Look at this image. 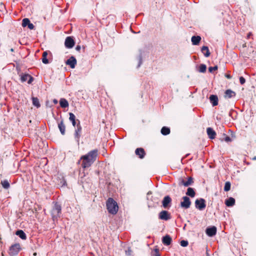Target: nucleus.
Instances as JSON below:
<instances>
[{"label":"nucleus","mask_w":256,"mask_h":256,"mask_svg":"<svg viewBox=\"0 0 256 256\" xmlns=\"http://www.w3.org/2000/svg\"><path fill=\"white\" fill-rule=\"evenodd\" d=\"M98 151L97 149L89 152L87 154L82 156L80 160H82V166L84 168L90 167L96 160L98 156Z\"/></svg>","instance_id":"obj_1"},{"label":"nucleus","mask_w":256,"mask_h":256,"mask_svg":"<svg viewBox=\"0 0 256 256\" xmlns=\"http://www.w3.org/2000/svg\"><path fill=\"white\" fill-rule=\"evenodd\" d=\"M108 212L112 214H116L118 210L117 202L112 198H109L106 202Z\"/></svg>","instance_id":"obj_2"},{"label":"nucleus","mask_w":256,"mask_h":256,"mask_svg":"<svg viewBox=\"0 0 256 256\" xmlns=\"http://www.w3.org/2000/svg\"><path fill=\"white\" fill-rule=\"evenodd\" d=\"M194 182V178L191 176H188L187 180H185L182 178L178 179V185L180 186H184L187 187L192 184Z\"/></svg>","instance_id":"obj_3"},{"label":"nucleus","mask_w":256,"mask_h":256,"mask_svg":"<svg viewBox=\"0 0 256 256\" xmlns=\"http://www.w3.org/2000/svg\"><path fill=\"white\" fill-rule=\"evenodd\" d=\"M21 248L19 244H16L12 245L9 249V254L10 256H14L18 254Z\"/></svg>","instance_id":"obj_4"},{"label":"nucleus","mask_w":256,"mask_h":256,"mask_svg":"<svg viewBox=\"0 0 256 256\" xmlns=\"http://www.w3.org/2000/svg\"><path fill=\"white\" fill-rule=\"evenodd\" d=\"M78 123L76 124V128L74 131V138L78 144L80 142V140L81 136V132L82 130V128L80 124V122L78 120H77Z\"/></svg>","instance_id":"obj_5"},{"label":"nucleus","mask_w":256,"mask_h":256,"mask_svg":"<svg viewBox=\"0 0 256 256\" xmlns=\"http://www.w3.org/2000/svg\"><path fill=\"white\" fill-rule=\"evenodd\" d=\"M195 206L197 209L200 210H203L206 207L205 200L202 198L196 199L195 200Z\"/></svg>","instance_id":"obj_6"},{"label":"nucleus","mask_w":256,"mask_h":256,"mask_svg":"<svg viewBox=\"0 0 256 256\" xmlns=\"http://www.w3.org/2000/svg\"><path fill=\"white\" fill-rule=\"evenodd\" d=\"M61 206L59 204L56 203L52 212V218H56L58 217H59L60 214L61 213Z\"/></svg>","instance_id":"obj_7"},{"label":"nucleus","mask_w":256,"mask_h":256,"mask_svg":"<svg viewBox=\"0 0 256 256\" xmlns=\"http://www.w3.org/2000/svg\"><path fill=\"white\" fill-rule=\"evenodd\" d=\"M183 201L180 202V206L186 209L188 208L191 205V201L190 198L186 196L182 197Z\"/></svg>","instance_id":"obj_8"},{"label":"nucleus","mask_w":256,"mask_h":256,"mask_svg":"<svg viewBox=\"0 0 256 256\" xmlns=\"http://www.w3.org/2000/svg\"><path fill=\"white\" fill-rule=\"evenodd\" d=\"M75 44L74 40L72 36H68L66 38L64 42V46L68 48H72Z\"/></svg>","instance_id":"obj_9"},{"label":"nucleus","mask_w":256,"mask_h":256,"mask_svg":"<svg viewBox=\"0 0 256 256\" xmlns=\"http://www.w3.org/2000/svg\"><path fill=\"white\" fill-rule=\"evenodd\" d=\"M158 218L162 220H168L171 218L170 213L166 210H162L159 213Z\"/></svg>","instance_id":"obj_10"},{"label":"nucleus","mask_w":256,"mask_h":256,"mask_svg":"<svg viewBox=\"0 0 256 256\" xmlns=\"http://www.w3.org/2000/svg\"><path fill=\"white\" fill-rule=\"evenodd\" d=\"M76 58L74 56H72L66 62V64L70 66L72 68H74L76 64Z\"/></svg>","instance_id":"obj_11"},{"label":"nucleus","mask_w":256,"mask_h":256,"mask_svg":"<svg viewBox=\"0 0 256 256\" xmlns=\"http://www.w3.org/2000/svg\"><path fill=\"white\" fill-rule=\"evenodd\" d=\"M216 228L214 226H212L207 228L206 232L209 236H213L216 234Z\"/></svg>","instance_id":"obj_12"},{"label":"nucleus","mask_w":256,"mask_h":256,"mask_svg":"<svg viewBox=\"0 0 256 256\" xmlns=\"http://www.w3.org/2000/svg\"><path fill=\"white\" fill-rule=\"evenodd\" d=\"M136 154L140 159L144 158L146 156V152L143 148H137L135 150Z\"/></svg>","instance_id":"obj_13"},{"label":"nucleus","mask_w":256,"mask_h":256,"mask_svg":"<svg viewBox=\"0 0 256 256\" xmlns=\"http://www.w3.org/2000/svg\"><path fill=\"white\" fill-rule=\"evenodd\" d=\"M22 82H24L28 80V84H31L33 80V78L28 74H24L20 78Z\"/></svg>","instance_id":"obj_14"},{"label":"nucleus","mask_w":256,"mask_h":256,"mask_svg":"<svg viewBox=\"0 0 256 256\" xmlns=\"http://www.w3.org/2000/svg\"><path fill=\"white\" fill-rule=\"evenodd\" d=\"M172 199L168 196L164 197V200L162 202V206L164 208H167L168 206V204L171 202Z\"/></svg>","instance_id":"obj_15"},{"label":"nucleus","mask_w":256,"mask_h":256,"mask_svg":"<svg viewBox=\"0 0 256 256\" xmlns=\"http://www.w3.org/2000/svg\"><path fill=\"white\" fill-rule=\"evenodd\" d=\"M206 132L210 138L214 139L216 138V132L212 128H208Z\"/></svg>","instance_id":"obj_16"},{"label":"nucleus","mask_w":256,"mask_h":256,"mask_svg":"<svg viewBox=\"0 0 256 256\" xmlns=\"http://www.w3.org/2000/svg\"><path fill=\"white\" fill-rule=\"evenodd\" d=\"M172 241L171 237L169 235H166L164 236L162 239V243L166 246H169L170 244Z\"/></svg>","instance_id":"obj_17"},{"label":"nucleus","mask_w":256,"mask_h":256,"mask_svg":"<svg viewBox=\"0 0 256 256\" xmlns=\"http://www.w3.org/2000/svg\"><path fill=\"white\" fill-rule=\"evenodd\" d=\"M236 94L234 92L231 90H227L224 92L225 98H232L236 96Z\"/></svg>","instance_id":"obj_18"},{"label":"nucleus","mask_w":256,"mask_h":256,"mask_svg":"<svg viewBox=\"0 0 256 256\" xmlns=\"http://www.w3.org/2000/svg\"><path fill=\"white\" fill-rule=\"evenodd\" d=\"M58 128L60 132V133L64 135L65 134V130H66V126L64 124V120H62L58 124Z\"/></svg>","instance_id":"obj_19"},{"label":"nucleus","mask_w":256,"mask_h":256,"mask_svg":"<svg viewBox=\"0 0 256 256\" xmlns=\"http://www.w3.org/2000/svg\"><path fill=\"white\" fill-rule=\"evenodd\" d=\"M210 100L213 106H216L218 104V98L216 95H211L210 97Z\"/></svg>","instance_id":"obj_20"},{"label":"nucleus","mask_w":256,"mask_h":256,"mask_svg":"<svg viewBox=\"0 0 256 256\" xmlns=\"http://www.w3.org/2000/svg\"><path fill=\"white\" fill-rule=\"evenodd\" d=\"M225 204L227 206H232L235 204V200L233 198H230L226 200L225 201Z\"/></svg>","instance_id":"obj_21"},{"label":"nucleus","mask_w":256,"mask_h":256,"mask_svg":"<svg viewBox=\"0 0 256 256\" xmlns=\"http://www.w3.org/2000/svg\"><path fill=\"white\" fill-rule=\"evenodd\" d=\"M16 234L22 240H26V236L22 230H18L16 232Z\"/></svg>","instance_id":"obj_22"},{"label":"nucleus","mask_w":256,"mask_h":256,"mask_svg":"<svg viewBox=\"0 0 256 256\" xmlns=\"http://www.w3.org/2000/svg\"><path fill=\"white\" fill-rule=\"evenodd\" d=\"M201 40L200 36H192V42L194 45H198Z\"/></svg>","instance_id":"obj_23"},{"label":"nucleus","mask_w":256,"mask_h":256,"mask_svg":"<svg viewBox=\"0 0 256 256\" xmlns=\"http://www.w3.org/2000/svg\"><path fill=\"white\" fill-rule=\"evenodd\" d=\"M201 50L206 57H208L210 54L208 48L207 46H203Z\"/></svg>","instance_id":"obj_24"},{"label":"nucleus","mask_w":256,"mask_h":256,"mask_svg":"<svg viewBox=\"0 0 256 256\" xmlns=\"http://www.w3.org/2000/svg\"><path fill=\"white\" fill-rule=\"evenodd\" d=\"M186 194L191 198H194L196 195V192L193 188H188L187 190Z\"/></svg>","instance_id":"obj_25"},{"label":"nucleus","mask_w":256,"mask_h":256,"mask_svg":"<svg viewBox=\"0 0 256 256\" xmlns=\"http://www.w3.org/2000/svg\"><path fill=\"white\" fill-rule=\"evenodd\" d=\"M60 104L62 108H66L68 106V100L64 98H61L60 100Z\"/></svg>","instance_id":"obj_26"},{"label":"nucleus","mask_w":256,"mask_h":256,"mask_svg":"<svg viewBox=\"0 0 256 256\" xmlns=\"http://www.w3.org/2000/svg\"><path fill=\"white\" fill-rule=\"evenodd\" d=\"M69 115H70V118H69L70 120V122H72V126H75L76 125V118L75 115L72 112H70Z\"/></svg>","instance_id":"obj_27"},{"label":"nucleus","mask_w":256,"mask_h":256,"mask_svg":"<svg viewBox=\"0 0 256 256\" xmlns=\"http://www.w3.org/2000/svg\"><path fill=\"white\" fill-rule=\"evenodd\" d=\"M32 104L36 106L37 108H38L40 106V104L39 102V100L36 97H32Z\"/></svg>","instance_id":"obj_28"},{"label":"nucleus","mask_w":256,"mask_h":256,"mask_svg":"<svg viewBox=\"0 0 256 256\" xmlns=\"http://www.w3.org/2000/svg\"><path fill=\"white\" fill-rule=\"evenodd\" d=\"M170 128L166 126H164L161 129V133L164 136L170 133Z\"/></svg>","instance_id":"obj_29"},{"label":"nucleus","mask_w":256,"mask_h":256,"mask_svg":"<svg viewBox=\"0 0 256 256\" xmlns=\"http://www.w3.org/2000/svg\"><path fill=\"white\" fill-rule=\"evenodd\" d=\"M48 54V52L45 51L42 53V62L44 64H48V60L47 58V56Z\"/></svg>","instance_id":"obj_30"},{"label":"nucleus","mask_w":256,"mask_h":256,"mask_svg":"<svg viewBox=\"0 0 256 256\" xmlns=\"http://www.w3.org/2000/svg\"><path fill=\"white\" fill-rule=\"evenodd\" d=\"M1 184L4 188L8 189L10 188V184L8 180H4L1 182Z\"/></svg>","instance_id":"obj_31"},{"label":"nucleus","mask_w":256,"mask_h":256,"mask_svg":"<svg viewBox=\"0 0 256 256\" xmlns=\"http://www.w3.org/2000/svg\"><path fill=\"white\" fill-rule=\"evenodd\" d=\"M206 64H200V66H199V70H198V71L200 72L204 73L206 72Z\"/></svg>","instance_id":"obj_32"},{"label":"nucleus","mask_w":256,"mask_h":256,"mask_svg":"<svg viewBox=\"0 0 256 256\" xmlns=\"http://www.w3.org/2000/svg\"><path fill=\"white\" fill-rule=\"evenodd\" d=\"M30 20L28 18H25L22 20V26L23 27H26V26H28V24L30 23Z\"/></svg>","instance_id":"obj_33"},{"label":"nucleus","mask_w":256,"mask_h":256,"mask_svg":"<svg viewBox=\"0 0 256 256\" xmlns=\"http://www.w3.org/2000/svg\"><path fill=\"white\" fill-rule=\"evenodd\" d=\"M230 186H231V184H230V182H226L224 184V190L226 192H228V191L230 190Z\"/></svg>","instance_id":"obj_34"},{"label":"nucleus","mask_w":256,"mask_h":256,"mask_svg":"<svg viewBox=\"0 0 256 256\" xmlns=\"http://www.w3.org/2000/svg\"><path fill=\"white\" fill-rule=\"evenodd\" d=\"M224 138L220 139L221 141H225L227 142H230L232 141V139L230 138V136L226 135L225 134H224Z\"/></svg>","instance_id":"obj_35"},{"label":"nucleus","mask_w":256,"mask_h":256,"mask_svg":"<svg viewBox=\"0 0 256 256\" xmlns=\"http://www.w3.org/2000/svg\"><path fill=\"white\" fill-rule=\"evenodd\" d=\"M218 68V67L217 66H210L208 68V71L210 72H212L214 71L217 70Z\"/></svg>","instance_id":"obj_36"},{"label":"nucleus","mask_w":256,"mask_h":256,"mask_svg":"<svg viewBox=\"0 0 256 256\" xmlns=\"http://www.w3.org/2000/svg\"><path fill=\"white\" fill-rule=\"evenodd\" d=\"M180 246L183 247H186V246H188V242L187 240H182L180 242Z\"/></svg>","instance_id":"obj_37"},{"label":"nucleus","mask_w":256,"mask_h":256,"mask_svg":"<svg viewBox=\"0 0 256 256\" xmlns=\"http://www.w3.org/2000/svg\"><path fill=\"white\" fill-rule=\"evenodd\" d=\"M126 255L127 256H130L132 255V250L130 248H128L127 250L125 251Z\"/></svg>","instance_id":"obj_38"},{"label":"nucleus","mask_w":256,"mask_h":256,"mask_svg":"<svg viewBox=\"0 0 256 256\" xmlns=\"http://www.w3.org/2000/svg\"><path fill=\"white\" fill-rule=\"evenodd\" d=\"M240 82L241 84H244L245 83V82H246L245 78L243 76H240Z\"/></svg>","instance_id":"obj_39"},{"label":"nucleus","mask_w":256,"mask_h":256,"mask_svg":"<svg viewBox=\"0 0 256 256\" xmlns=\"http://www.w3.org/2000/svg\"><path fill=\"white\" fill-rule=\"evenodd\" d=\"M28 28L30 29V30H33L34 28V25L31 23L30 22V23L28 24Z\"/></svg>","instance_id":"obj_40"},{"label":"nucleus","mask_w":256,"mask_h":256,"mask_svg":"<svg viewBox=\"0 0 256 256\" xmlns=\"http://www.w3.org/2000/svg\"><path fill=\"white\" fill-rule=\"evenodd\" d=\"M154 256H160V254L159 253V250L158 249H156L154 250Z\"/></svg>","instance_id":"obj_41"},{"label":"nucleus","mask_w":256,"mask_h":256,"mask_svg":"<svg viewBox=\"0 0 256 256\" xmlns=\"http://www.w3.org/2000/svg\"><path fill=\"white\" fill-rule=\"evenodd\" d=\"M80 48H81V47L79 45L76 46V50L77 51H80Z\"/></svg>","instance_id":"obj_42"},{"label":"nucleus","mask_w":256,"mask_h":256,"mask_svg":"<svg viewBox=\"0 0 256 256\" xmlns=\"http://www.w3.org/2000/svg\"><path fill=\"white\" fill-rule=\"evenodd\" d=\"M226 77L228 79H230L232 78V76L230 74H226Z\"/></svg>","instance_id":"obj_43"},{"label":"nucleus","mask_w":256,"mask_h":256,"mask_svg":"<svg viewBox=\"0 0 256 256\" xmlns=\"http://www.w3.org/2000/svg\"><path fill=\"white\" fill-rule=\"evenodd\" d=\"M251 35H252V33L251 32H249L248 34V36H247L248 38H249Z\"/></svg>","instance_id":"obj_44"},{"label":"nucleus","mask_w":256,"mask_h":256,"mask_svg":"<svg viewBox=\"0 0 256 256\" xmlns=\"http://www.w3.org/2000/svg\"><path fill=\"white\" fill-rule=\"evenodd\" d=\"M53 102L55 104H56L58 103V100L56 99H54Z\"/></svg>","instance_id":"obj_45"},{"label":"nucleus","mask_w":256,"mask_h":256,"mask_svg":"<svg viewBox=\"0 0 256 256\" xmlns=\"http://www.w3.org/2000/svg\"><path fill=\"white\" fill-rule=\"evenodd\" d=\"M64 180V182L62 184V186H64L65 184H66V182L64 180Z\"/></svg>","instance_id":"obj_46"},{"label":"nucleus","mask_w":256,"mask_h":256,"mask_svg":"<svg viewBox=\"0 0 256 256\" xmlns=\"http://www.w3.org/2000/svg\"><path fill=\"white\" fill-rule=\"evenodd\" d=\"M252 160H256V156H254V157H253V158H252Z\"/></svg>","instance_id":"obj_47"},{"label":"nucleus","mask_w":256,"mask_h":256,"mask_svg":"<svg viewBox=\"0 0 256 256\" xmlns=\"http://www.w3.org/2000/svg\"><path fill=\"white\" fill-rule=\"evenodd\" d=\"M36 211H37V210L36 208H34V212H36Z\"/></svg>","instance_id":"obj_48"},{"label":"nucleus","mask_w":256,"mask_h":256,"mask_svg":"<svg viewBox=\"0 0 256 256\" xmlns=\"http://www.w3.org/2000/svg\"><path fill=\"white\" fill-rule=\"evenodd\" d=\"M36 252H34V256H36Z\"/></svg>","instance_id":"obj_49"},{"label":"nucleus","mask_w":256,"mask_h":256,"mask_svg":"<svg viewBox=\"0 0 256 256\" xmlns=\"http://www.w3.org/2000/svg\"><path fill=\"white\" fill-rule=\"evenodd\" d=\"M2 256H4L2 255Z\"/></svg>","instance_id":"obj_50"}]
</instances>
